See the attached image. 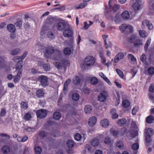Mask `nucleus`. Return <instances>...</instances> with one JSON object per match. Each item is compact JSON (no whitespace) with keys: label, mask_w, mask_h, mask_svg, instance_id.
<instances>
[{"label":"nucleus","mask_w":154,"mask_h":154,"mask_svg":"<svg viewBox=\"0 0 154 154\" xmlns=\"http://www.w3.org/2000/svg\"><path fill=\"white\" fill-rule=\"evenodd\" d=\"M95 60L94 58L91 56H88L86 57L84 60V63L82 65L84 66V68L82 69V70H84L85 69V67L90 66H93Z\"/></svg>","instance_id":"f257e3e1"},{"label":"nucleus","mask_w":154,"mask_h":154,"mask_svg":"<svg viewBox=\"0 0 154 154\" xmlns=\"http://www.w3.org/2000/svg\"><path fill=\"white\" fill-rule=\"evenodd\" d=\"M54 48L51 46H49L45 47L44 50V57L46 58H48L51 56L54 51Z\"/></svg>","instance_id":"f03ea898"},{"label":"nucleus","mask_w":154,"mask_h":154,"mask_svg":"<svg viewBox=\"0 0 154 154\" xmlns=\"http://www.w3.org/2000/svg\"><path fill=\"white\" fill-rule=\"evenodd\" d=\"M38 80L40 82L41 85L43 87L48 86V79L45 75H41L38 78Z\"/></svg>","instance_id":"7ed1b4c3"},{"label":"nucleus","mask_w":154,"mask_h":154,"mask_svg":"<svg viewBox=\"0 0 154 154\" xmlns=\"http://www.w3.org/2000/svg\"><path fill=\"white\" fill-rule=\"evenodd\" d=\"M36 114L38 118L42 119L46 117L48 114V111L46 109H41L37 110Z\"/></svg>","instance_id":"20e7f679"},{"label":"nucleus","mask_w":154,"mask_h":154,"mask_svg":"<svg viewBox=\"0 0 154 154\" xmlns=\"http://www.w3.org/2000/svg\"><path fill=\"white\" fill-rule=\"evenodd\" d=\"M107 96V92L106 91H103L98 96V100L100 102H103L106 100Z\"/></svg>","instance_id":"39448f33"},{"label":"nucleus","mask_w":154,"mask_h":154,"mask_svg":"<svg viewBox=\"0 0 154 154\" xmlns=\"http://www.w3.org/2000/svg\"><path fill=\"white\" fill-rule=\"evenodd\" d=\"M68 24L64 22H60L57 23V29L59 30L63 31L67 27Z\"/></svg>","instance_id":"423d86ee"},{"label":"nucleus","mask_w":154,"mask_h":154,"mask_svg":"<svg viewBox=\"0 0 154 154\" xmlns=\"http://www.w3.org/2000/svg\"><path fill=\"white\" fill-rule=\"evenodd\" d=\"M135 2L133 3L132 7L135 11H138L140 9L142 0H135Z\"/></svg>","instance_id":"0eeeda50"},{"label":"nucleus","mask_w":154,"mask_h":154,"mask_svg":"<svg viewBox=\"0 0 154 154\" xmlns=\"http://www.w3.org/2000/svg\"><path fill=\"white\" fill-rule=\"evenodd\" d=\"M73 33V32L72 30L69 28L66 29L63 32V36L67 37H72Z\"/></svg>","instance_id":"6e6552de"},{"label":"nucleus","mask_w":154,"mask_h":154,"mask_svg":"<svg viewBox=\"0 0 154 154\" xmlns=\"http://www.w3.org/2000/svg\"><path fill=\"white\" fill-rule=\"evenodd\" d=\"M22 73L21 72H17V75H14L13 77V82L15 83L19 82L20 81Z\"/></svg>","instance_id":"1a4fd4ad"},{"label":"nucleus","mask_w":154,"mask_h":154,"mask_svg":"<svg viewBox=\"0 0 154 154\" xmlns=\"http://www.w3.org/2000/svg\"><path fill=\"white\" fill-rule=\"evenodd\" d=\"M97 122V118L95 116H93L91 117L89 119L88 123L89 125L92 127L96 124Z\"/></svg>","instance_id":"9d476101"},{"label":"nucleus","mask_w":154,"mask_h":154,"mask_svg":"<svg viewBox=\"0 0 154 154\" xmlns=\"http://www.w3.org/2000/svg\"><path fill=\"white\" fill-rule=\"evenodd\" d=\"M145 26H146L149 30H151L153 28L152 23L147 20H144L142 23V27H144Z\"/></svg>","instance_id":"9b49d317"},{"label":"nucleus","mask_w":154,"mask_h":154,"mask_svg":"<svg viewBox=\"0 0 154 154\" xmlns=\"http://www.w3.org/2000/svg\"><path fill=\"white\" fill-rule=\"evenodd\" d=\"M23 62L22 61H18L16 64V70L19 72V71L21 72V73H22L23 69L22 67L23 65H22Z\"/></svg>","instance_id":"f8f14e48"},{"label":"nucleus","mask_w":154,"mask_h":154,"mask_svg":"<svg viewBox=\"0 0 154 154\" xmlns=\"http://www.w3.org/2000/svg\"><path fill=\"white\" fill-rule=\"evenodd\" d=\"M100 124L102 127L106 128L109 126V122L108 119H104L101 121Z\"/></svg>","instance_id":"ddd939ff"},{"label":"nucleus","mask_w":154,"mask_h":154,"mask_svg":"<svg viewBox=\"0 0 154 154\" xmlns=\"http://www.w3.org/2000/svg\"><path fill=\"white\" fill-rule=\"evenodd\" d=\"M71 81L70 79H68L64 83L63 91V93L65 94H66L67 93L68 85L70 84Z\"/></svg>","instance_id":"4468645a"},{"label":"nucleus","mask_w":154,"mask_h":154,"mask_svg":"<svg viewBox=\"0 0 154 154\" xmlns=\"http://www.w3.org/2000/svg\"><path fill=\"white\" fill-rule=\"evenodd\" d=\"M99 143V140L97 138H93L91 142V145L94 146H97Z\"/></svg>","instance_id":"2eb2a0df"},{"label":"nucleus","mask_w":154,"mask_h":154,"mask_svg":"<svg viewBox=\"0 0 154 154\" xmlns=\"http://www.w3.org/2000/svg\"><path fill=\"white\" fill-rule=\"evenodd\" d=\"M124 55L121 53H119L115 57L114 59V61L115 63L118 62L120 60L123 58Z\"/></svg>","instance_id":"dca6fc26"},{"label":"nucleus","mask_w":154,"mask_h":154,"mask_svg":"<svg viewBox=\"0 0 154 154\" xmlns=\"http://www.w3.org/2000/svg\"><path fill=\"white\" fill-rule=\"evenodd\" d=\"M44 94V93L43 90L41 89L38 90L36 92V96L38 98H40L43 97Z\"/></svg>","instance_id":"f3484780"},{"label":"nucleus","mask_w":154,"mask_h":154,"mask_svg":"<svg viewBox=\"0 0 154 154\" xmlns=\"http://www.w3.org/2000/svg\"><path fill=\"white\" fill-rule=\"evenodd\" d=\"M127 122L126 120L124 118L119 119L116 122V123L121 126L124 125Z\"/></svg>","instance_id":"a211bd4d"},{"label":"nucleus","mask_w":154,"mask_h":154,"mask_svg":"<svg viewBox=\"0 0 154 154\" xmlns=\"http://www.w3.org/2000/svg\"><path fill=\"white\" fill-rule=\"evenodd\" d=\"M2 150L3 153L7 154L9 152L10 148L8 146H4L2 147Z\"/></svg>","instance_id":"6ab92c4d"},{"label":"nucleus","mask_w":154,"mask_h":154,"mask_svg":"<svg viewBox=\"0 0 154 154\" xmlns=\"http://www.w3.org/2000/svg\"><path fill=\"white\" fill-rule=\"evenodd\" d=\"M7 29L9 32H14L16 30V28L13 24H9L7 27Z\"/></svg>","instance_id":"aec40b11"},{"label":"nucleus","mask_w":154,"mask_h":154,"mask_svg":"<svg viewBox=\"0 0 154 154\" xmlns=\"http://www.w3.org/2000/svg\"><path fill=\"white\" fill-rule=\"evenodd\" d=\"M134 47H138L143 44L142 41L139 39H136L134 43Z\"/></svg>","instance_id":"412c9836"},{"label":"nucleus","mask_w":154,"mask_h":154,"mask_svg":"<svg viewBox=\"0 0 154 154\" xmlns=\"http://www.w3.org/2000/svg\"><path fill=\"white\" fill-rule=\"evenodd\" d=\"M122 16L124 19L127 20L130 17V15L128 12L127 11H123L122 14Z\"/></svg>","instance_id":"4be33fe9"},{"label":"nucleus","mask_w":154,"mask_h":154,"mask_svg":"<svg viewBox=\"0 0 154 154\" xmlns=\"http://www.w3.org/2000/svg\"><path fill=\"white\" fill-rule=\"evenodd\" d=\"M92 108L89 105L85 106L84 108V111L86 114H90L92 111Z\"/></svg>","instance_id":"5701e85b"},{"label":"nucleus","mask_w":154,"mask_h":154,"mask_svg":"<svg viewBox=\"0 0 154 154\" xmlns=\"http://www.w3.org/2000/svg\"><path fill=\"white\" fill-rule=\"evenodd\" d=\"M53 117L54 119L56 120H58L61 117V114L59 112H55L54 114Z\"/></svg>","instance_id":"b1692460"},{"label":"nucleus","mask_w":154,"mask_h":154,"mask_svg":"<svg viewBox=\"0 0 154 154\" xmlns=\"http://www.w3.org/2000/svg\"><path fill=\"white\" fill-rule=\"evenodd\" d=\"M85 152H92L93 150L91 149V146L89 144H87L85 148Z\"/></svg>","instance_id":"393cba45"},{"label":"nucleus","mask_w":154,"mask_h":154,"mask_svg":"<svg viewBox=\"0 0 154 154\" xmlns=\"http://www.w3.org/2000/svg\"><path fill=\"white\" fill-rule=\"evenodd\" d=\"M116 147L119 149H122L124 146L121 140H119L116 142Z\"/></svg>","instance_id":"a878e982"},{"label":"nucleus","mask_w":154,"mask_h":154,"mask_svg":"<svg viewBox=\"0 0 154 154\" xmlns=\"http://www.w3.org/2000/svg\"><path fill=\"white\" fill-rule=\"evenodd\" d=\"M66 146L69 148H72L74 146L73 141L72 140H69L66 143Z\"/></svg>","instance_id":"bb28decb"},{"label":"nucleus","mask_w":154,"mask_h":154,"mask_svg":"<svg viewBox=\"0 0 154 154\" xmlns=\"http://www.w3.org/2000/svg\"><path fill=\"white\" fill-rule=\"evenodd\" d=\"M139 147V144L137 143H134L132 145V149L133 150L135 151V154H136L137 153V150L138 149Z\"/></svg>","instance_id":"cd10ccee"},{"label":"nucleus","mask_w":154,"mask_h":154,"mask_svg":"<svg viewBox=\"0 0 154 154\" xmlns=\"http://www.w3.org/2000/svg\"><path fill=\"white\" fill-rule=\"evenodd\" d=\"M154 120V117L152 116H150L147 117L146 119V122L148 123H152Z\"/></svg>","instance_id":"c85d7f7f"},{"label":"nucleus","mask_w":154,"mask_h":154,"mask_svg":"<svg viewBox=\"0 0 154 154\" xmlns=\"http://www.w3.org/2000/svg\"><path fill=\"white\" fill-rule=\"evenodd\" d=\"M72 97L73 100L76 101L79 100V96L78 94L77 93H74L72 94Z\"/></svg>","instance_id":"c756f323"},{"label":"nucleus","mask_w":154,"mask_h":154,"mask_svg":"<svg viewBox=\"0 0 154 154\" xmlns=\"http://www.w3.org/2000/svg\"><path fill=\"white\" fill-rule=\"evenodd\" d=\"M22 22L21 19L18 18L17 19V21L14 24L16 25V27H18L20 28L22 26Z\"/></svg>","instance_id":"7c9ffc66"},{"label":"nucleus","mask_w":154,"mask_h":154,"mask_svg":"<svg viewBox=\"0 0 154 154\" xmlns=\"http://www.w3.org/2000/svg\"><path fill=\"white\" fill-rule=\"evenodd\" d=\"M137 38L136 35H132L128 38V41L130 43H132Z\"/></svg>","instance_id":"2f4dec72"},{"label":"nucleus","mask_w":154,"mask_h":154,"mask_svg":"<svg viewBox=\"0 0 154 154\" xmlns=\"http://www.w3.org/2000/svg\"><path fill=\"white\" fill-rule=\"evenodd\" d=\"M151 39L150 38H149L145 44L144 46V49L145 51H146L148 48L151 42Z\"/></svg>","instance_id":"473e14b6"},{"label":"nucleus","mask_w":154,"mask_h":154,"mask_svg":"<svg viewBox=\"0 0 154 154\" xmlns=\"http://www.w3.org/2000/svg\"><path fill=\"white\" fill-rule=\"evenodd\" d=\"M122 105L125 107H128L130 105V102L126 100H124L122 102Z\"/></svg>","instance_id":"72a5a7b5"},{"label":"nucleus","mask_w":154,"mask_h":154,"mask_svg":"<svg viewBox=\"0 0 154 154\" xmlns=\"http://www.w3.org/2000/svg\"><path fill=\"white\" fill-rule=\"evenodd\" d=\"M80 79L77 76H76L73 79V83L75 85H78L80 82Z\"/></svg>","instance_id":"f704fd0d"},{"label":"nucleus","mask_w":154,"mask_h":154,"mask_svg":"<svg viewBox=\"0 0 154 154\" xmlns=\"http://www.w3.org/2000/svg\"><path fill=\"white\" fill-rule=\"evenodd\" d=\"M98 82L97 79L95 77H93L90 80L91 83L93 85H96Z\"/></svg>","instance_id":"c9c22d12"},{"label":"nucleus","mask_w":154,"mask_h":154,"mask_svg":"<svg viewBox=\"0 0 154 154\" xmlns=\"http://www.w3.org/2000/svg\"><path fill=\"white\" fill-rule=\"evenodd\" d=\"M21 52V50L20 49L17 48L13 50L11 52V54L12 55H16Z\"/></svg>","instance_id":"e433bc0d"},{"label":"nucleus","mask_w":154,"mask_h":154,"mask_svg":"<svg viewBox=\"0 0 154 154\" xmlns=\"http://www.w3.org/2000/svg\"><path fill=\"white\" fill-rule=\"evenodd\" d=\"M43 69L46 71H49L50 70L51 67L48 63L44 64L43 66Z\"/></svg>","instance_id":"4c0bfd02"},{"label":"nucleus","mask_w":154,"mask_h":154,"mask_svg":"<svg viewBox=\"0 0 154 154\" xmlns=\"http://www.w3.org/2000/svg\"><path fill=\"white\" fill-rule=\"evenodd\" d=\"M64 53L66 55H69L71 53V50L69 48H66L64 50Z\"/></svg>","instance_id":"58836bf2"},{"label":"nucleus","mask_w":154,"mask_h":154,"mask_svg":"<svg viewBox=\"0 0 154 154\" xmlns=\"http://www.w3.org/2000/svg\"><path fill=\"white\" fill-rule=\"evenodd\" d=\"M35 151L36 154H40L42 152V149L39 146H36L35 147Z\"/></svg>","instance_id":"ea45409f"},{"label":"nucleus","mask_w":154,"mask_h":154,"mask_svg":"<svg viewBox=\"0 0 154 154\" xmlns=\"http://www.w3.org/2000/svg\"><path fill=\"white\" fill-rule=\"evenodd\" d=\"M127 26L125 24H122L119 27V29L122 32H124L125 31L127 30Z\"/></svg>","instance_id":"a19ab883"},{"label":"nucleus","mask_w":154,"mask_h":154,"mask_svg":"<svg viewBox=\"0 0 154 154\" xmlns=\"http://www.w3.org/2000/svg\"><path fill=\"white\" fill-rule=\"evenodd\" d=\"M110 132L112 135L115 137H117L119 134V131L117 130H114L112 129H110Z\"/></svg>","instance_id":"79ce46f5"},{"label":"nucleus","mask_w":154,"mask_h":154,"mask_svg":"<svg viewBox=\"0 0 154 154\" xmlns=\"http://www.w3.org/2000/svg\"><path fill=\"white\" fill-rule=\"evenodd\" d=\"M31 117V113L30 112H27L25 114L24 116V119L26 121L28 120Z\"/></svg>","instance_id":"37998d69"},{"label":"nucleus","mask_w":154,"mask_h":154,"mask_svg":"<svg viewBox=\"0 0 154 154\" xmlns=\"http://www.w3.org/2000/svg\"><path fill=\"white\" fill-rule=\"evenodd\" d=\"M148 73L150 75H152L154 74V68L153 67H150L148 68L147 69Z\"/></svg>","instance_id":"c03bdc74"},{"label":"nucleus","mask_w":154,"mask_h":154,"mask_svg":"<svg viewBox=\"0 0 154 154\" xmlns=\"http://www.w3.org/2000/svg\"><path fill=\"white\" fill-rule=\"evenodd\" d=\"M116 71L117 73V74L119 75L122 78H123L124 77V74L121 71L120 69H116Z\"/></svg>","instance_id":"a18cd8bd"},{"label":"nucleus","mask_w":154,"mask_h":154,"mask_svg":"<svg viewBox=\"0 0 154 154\" xmlns=\"http://www.w3.org/2000/svg\"><path fill=\"white\" fill-rule=\"evenodd\" d=\"M61 62L62 63L63 66L64 67L69 66V61L66 59L62 60L61 61Z\"/></svg>","instance_id":"49530a36"},{"label":"nucleus","mask_w":154,"mask_h":154,"mask_svg":"<svg viewBox=\"0 0 154 154\" xmlns=\"http://www.w3.org/2000/svg\"><path fill=\"white\" fill-rule=\"evenodd\" d=\"M128 58L130 60L131 62H134L136 60V59L134 56L132 54H128Z\"/></svg>","instance_id":"de8ad7c7"},{"label":"nucleus","mask_w":154,"mask_h":154,"mask_svg":"<svg viewBox=\"0 0 154 154\" xmlns=\"http://www.w3.org/2000/svg\"><path fill=\"white\" fill-rule=\"evenodd\" d=\"M56 67L58 69H61L63 66L62 63H61L57 62L55 64Z\"/></svg>","instance_id":"09e8293b"},{"label":"nucleus","mask_w":154,"mask_h":154,"mask_svg":"<svg viewBox=\"0 0 154 154\" xmlns=\"http://www.w3.org/2000/svg\"><path fill=\"white\" fill-rule=\"evenodd\" d=\"M139 34L142 37L145 38L146 37L145 31L143 30H140L139 31Z\"/></svg>","instance_id":"8fccbe9b"},{"label":"nucleus","mask_w":154,"mask_h":154,"mask_svg":"<svg viewBox=\"0 0 154 154\" xmlns=\"http://www.w3.org/2000/svg\"><path fill=\"white\" fill-rule=\"evenodd\" d=\"M82 138L81 134L79 133L76 134L74 136V138L77 141L80 140Z\"/></svg>","instance_id":"3c124183"},{"label":"nucleus","mask_w":154,"mask_h":154,"mask_svg":"<svg viewBox=\"0 0 154 154\" xmlns=\"http://www.w3.org/2000/svg\"><path fill=\"white\" fill-rule=\"evenodd\" d=\"M103 37L104 40V43L105 48L106 49H107L108 48H109V47L108 46H106V39L108 37V35H103Z\"/></svg>","instance_id":"603ef678"},{"label":"nucleus","mask_w":154,"mask_h":154,"mask_svg":"<svg viewBox=\"0 0 154 154\" xmlns=\"http://www.w3.org/2000/svg\"><path fill=\"white\" fill-rule=\"evenodd\" d=\"M21 107L24 109H26L28 107L27 103L26 102H23L21 104Z\"/></svg>","instance_id":"864d4df0"},{"label":"nucleus","mask_w":154,"mask_h":154,"mask_svg":"<svg viewBox=\"0 0 154 154\" xmlns=\"http://www.w3.org/2000/svg\"><path fill=\"white\" fill-rule=\"evenodd\" d=\"M151 134H146V142L149 143L151 141Z\"/></svg>","instance_id":"5fc2aeb1"},{"label":"nucleus","mask_w":154,"mask_h":154,"mask_svg":"<svg viewBox=\"0 0 154 154\" xmlns=\"http://www.w3.org/2000/svg\"><path fill=\"white\" fill-rule=\"evenodd\" d=\"M119 5L115 4L112 7V10L114 12L116 11L119 9Z\"/></svg>","instance_id":"6e6d98bb"},{"label":"nucleus","mask_w":154,"mask_h":154,"mask_svg":"<svg viewBox=\"0 0 154 154\" xmlns=\"http://www.w3.org/2000/svg\"><path fill=\"white\" fill-rule=\"evenodd\" d=\"M6 110L4 108L2 109L0 112V116L1 117H3L5 116L6 114Z\"/></svg>","instance_id":"4d7b16f0"},{"label":"nucleus","mask_w":154,"mask_h":154,"mask_svg":"<svg viewBox=\"0 0 154 154\" xmlns=\"http://www.w3.org/2000/svg\"><path fill=\"white\" fill-rule=\"evenodd\" d=\"M104 143L107 144H109L111 142L110 138L108 137H106L104 140Z\"/></svg>","instance_id":"13d9d810"},{"label":"nucleus","mask_w":154,"mask_h":154,"mask_svg":"<svg viewBox=\"0 0 154 154\" xmlns=\"http://www.w3.org/2000/svg\"><path fill=\"white\" fill-rule=\"evenodd\" d=\"M146 59V56L144 54H143L140 57V60L141 61L143 62H144L145 61Z\"/></svg>","instance_id":"bf43d9fd"},{"label":"nucleus","mask_w":154,"mask_h":154,"mask_svg":"<svg viewBox=\"0 0 154 154\" xmlns=\"http://www.w3.org/2000/svg\"><path fill=\"white\" fill-rule=\"evenodd\" d=\"M47 36L48 38H50L51 39H53L54 38V34L51 32H48Z\"/></svg>","instance_id":"052dcab7"},{"label":"nucleus","mask_w":154,"mask_h":154,"mask_svg":"<svg viewBox=\"0 0 154 154\" xmlns=\"http://www.w3.org/2000/svg\"><path fill=\"white\" fill-rule=\"evenodd\" d=\"M20 57L21 56L15 57L13 58V60L15 62H18V61H20V60H21Z\"/></svg>","instance_id":"680f3d73"},{"label":"nucleus","mask_w":154,"mask_h":154,"mask_svg":"<svg viewBox=\"0 0 154 154\" xmlns=\"http://www.w3.org/2000/svg\"><path fill=\"white\" fill-rule=\"evenodd\" d=\"M138 109L137 106H135L134 107L132 110V113L133 115H135L136 112L137 111Z\"/></svg>","instance_id":"e2e57ef3"},{"label":"nucleus","mask_w":154,"mask_h":154,"mask_svg":"<svg viewBox=\"0 0 154 154\" xmlns=\"http://www.w3.org/2000/svg\"><path fill=\"white\" fill-rule=\"evenodd\" d=\"M40 137L42 138H44L46 136V134L43 131H41L39 134Z\"/></svg>","instance_id":"0e129e2a"},{"label":"nucleus","mask_w":154,"mask_h":154,"mask_svg":"<svg viewBox=\"0 0 154 154\" xmlns=\"http://www.w3.org/2000/svg\"><path fill=\"white\" fill-rule=\"evenodd\" d=\"M127 31L129 30L130 32L131 33H132L133 32V28L132 26L131 25H128L127 26Z\"/></svg>","instance_id":"69168bd1"},{"label":"nucleus","mask_w":154,"mask_h":154,"mask_svg":"<svg viewBox=\"0 0 154 154\" xmlns=\"http://www.w3.org/2000/svg\"><path fill=\"white\" fill-rule=\"evenodd\" d=\"M131 127L134 128H137V124L134 121H132L131 123Z\"/></svg>","instance_id":"338daca9"},{"label":"nucleus","mask_w":154,"mask_h":154,"mask_svg":"<svg viewBox=\"0 0 154 154\" xmlns=\"http://www.w3.org/2000/svg\"><path fill=\"white\" fill-rule=\"evenodd\" d=\"M149 91L150 92L154 93V85L151 84L149 88Z\"/></svg>","instance_id":"774afa93"}]
</instances>
